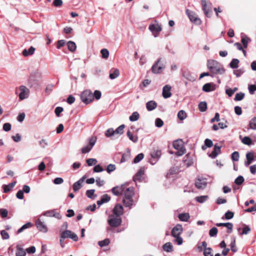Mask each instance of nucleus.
<instances>
[{"label": "nucleus", "instance_id": "obj_46", "mask_svg": "<svg viewBox=\"0 0 256 256\" xmlns=\"http://www.w3.org/2000/svg\"><path fill=\"white\" fill-rule=\"evenodd\" d=\"M244 96V94L243 92H239L236 94L234 100L236 101H240L242 100Z\"/></svg>", "mask_w": 256, "mask_h": 256}, {"label": "nucleus", "instance_id": "obj_15", "mask_svg": "<svg viewBox=\"0 0 256 256\" xmlns=\"http://www.w3.org/2000/svg\"><path fill=\"white\" fill-rule=\"evenodd\" d=\"M202 7V10L204 14L208 18H210L212 15V11L210 8L207 6L206 2V0H200Z\"/></svg>", "mask_w": 256, "mask_h": 256}, {"label": "nucleus", "instance_id": "obj_40", "mask_svg": "<svg viewBox=\"0 0 256 256\" xmlns=\"http://www.w3.org/2000/svg\"><path fill=\"white\" fill-rule=\"evenodd\" d=\"M242 142L245 144L250 146L251 144H253L252 142V140L248 136H244L242 140Z\"/></svg>", "mask_w": 256, "mask_h": 256}, {"label": "nucleus", "instance_id": "obj_4", "mask_svg": "<svg viewBox=\"0 0 256 256\" xmlns=\"http://www.w3.org/2000/svg\"><path fill=\"white\" fill-rule=\"evenodd\" d=\"M80 98L84 103L88 104L94 100L93 94L90 90H86L82 92Z\"/></svg>", "mask_w": 256, "mask_h": 256}, {"label": "nucleus", "instance_id": "obj_1", "mask_svg": "<svg viewBox=\"0 0 256 256\" xmlns=\"http://www.w3.org/2000/svg\"><path fill=\"white\" fill-rule=\"evenodd\" d=\"M112 192L116 196H124L122 200L124 205L129 209H130L136 202L137 200L133 198L134 194V188L128 186L126 184L113 188L112 189Z\"/></svg>", "mask_w": 256, "mask_h": 256}, {"label": "nucleus", "instance_id": "obj_32", "mask_svg": "<svg viewBox=\"0 0 256 256\" xmlns=\"http://www.w3.org/2000/svg\"><path fill=\"white\" fill-rule=\"evenodd\" d=\"M67 46L68 50L72 52L75 51L76 48V44L72 41L68 42L67 43Z\"/></svg>", "mask_w": 256, "mask_h": 256}, {"label": "nucleus", "instance_id": "obj_23", "mask_svg": "<svg viewBox=\"0 0 256 256\" xmlns=\"http://www.w3.org/2000/svg\"><path fill=\"white\" fill-rule=\"evenodd\" d=\"M157 106L156 102L154 100H150L146 103V108L148 111L154 110Z\"/></svg>", "mask_w": 256, "mask_h": 256}, {"label": "nucleus", "instance_id": "obj_16", "mask_svg": "<svg viewBox=\"0 0 256 256\" xmlns=\"http://www.w3.org/2000/svg\"><path fill=\"white\" fill-rule=\"evenodd\" d=\"M44 215L46 216H53L58 219H60L62 216L59 212H56V210H52L45 212Z\"/></svg>", "mask_w": 256, "mask_h": 256}, {"label": "nucleus", "instance_id": "obj_49", "mask_svg": "<svg viewBox=\"0 0 256 256\" xmlns=\"http://www.w3.org/2000/svg\"><path fill=\"white\" fill-rule=\"evenodd\" d=\"M230 249L232 251L235 252L237 251V248L236 246V240L234 238L232 240L230 244Z\"/></svg>", "mask_w": 256, "mask_h": 256}, {"label": "nucleus", "instance_id": "obj_5", "mask_svg": "<svg viewBox=\"0 0 256 256\" xmlns=\"http://www.w3.org/2000/svg\"><path fill=\"white\" fill-rule=\"evenodd\" d=\"M20 91L18 94V98L20 100H23L28 98L30 94V90L24 86H20L18 88L16 89V94H18V92Z\"/></svg>", "mask_w": 256, "mask_h": 256}, {"label": "nucleus", "instance_id": "obj_14", "mask_svg": "<svg viewBox=\"0 0 256 256\" xmlns=\"http://www.w3.org/2000/svg\"><path fill=\"white\" fill-rule=\"evenodd\" d=\"M172 86L170 85H166L162 88V96L164 98H168L172 96L171 93Z\"/></svg>", "mask_w": 256, "mask_h": 256}, {"label": "nucleus", "instance_id": "obj_13", "mask_svg": "<svg viewBox=\"0 0 256 256\" xmlns=\"http://www.w3.org/2000/svg\"><path fill=\"white\" fill-rule=\"evenodd\" d=\"M160 58H158L157 62L152 66V70L154 74L160 73L164 68V66H163V64L158 66V64L160 62Z\"/></svg>", "mask_w": 256, "mask_h": 256}, {"label": "nucleus", "instance_id": "obj_7", "mask_svg": "<svg viewBox=\"0 0 256 256\" xmlns=\"http://www.w3.org/2000/svg\"><path fill=\"white\" fill-rule=\"evenodd\" d=\"M186 15L188 16L190 20L193 23L196 24L200 25L202 23V21L200 19L198 18V16L196 14L195 12L192 11H191L189 10H186Z\"/></svg>", "mask_w": 256, "mask_h": 256}, {"label": "nucleus", "instance_id": "obj_9", "mask_svg": "<svg viewBox=\"0 0 256 256\" xmlns=\"http://www.w3.org/2000/svg\"><path fill=\"white\" fill-rule=\"evenodd\" d=\"M161 154L160 150H153L150 153L151 158L150 160V162L152 165L154 164L160 159Z\"/></svg>", "mask_w": 256, "mask_h": 256}, {"label": "nucleus", "instance_id": "obj_50", "mask_svg": "<svg viewBox=\"0 0 256 256\" xmlns=\"http://www.w3.org/2000/svg\"><path fill=\"white\" fill-rule=\"evenodd\" d=\"M86 163L88 166H92L97 163V160L93 158H88L86 160Z\"/></svg>", "mask_w": 256, "mask_h": 256}, {"label": "nucleus", "instance_id": "obj_48", "mask_svg": "<svg viewBox=\"0 0 256 256\" xmlns=\"http://www.w3.org/2000/svg\"><path fill=\"white\" fill-rule=\"evenodd\" d=\"M110 242L109 239L106 238L103 240L99 241L98 244L100 247H103L108 246L110 244Z\"/></svg>", "mask_w": 256, "mask_h": 256}, {"label": "nucleus", "instance_id": "obj_34", "mask_svg": "<svg viewBox=\"0 0 256 256\" xmlns=\"http://www.w3.org/2000/svg\"><path fill=\"white\" fill-rule=\"evenodd\" d=\"M32 226V224L31 222H28L26 223V224H24V225H23L20 228H19L17 231V233L20 234L22 232L23 230H26V228H30Z\"/></svg>", "mask_w": 256, "mask_h": 256}, {"label": "nucleus", "instance_id": "obj_3", "mask_svg": "<svg viewBox=\"0 0 256 256\" xmlns=\"http://www.w3.org/2000/svg\"><path fill=\"white\" fill-rule=\"evenodd\" d=\"M173 147L177 150L176 154L178 156H182L186 152V148L184 146V142L182 140H176L173 142Z\"/></svg>", "mask_w": 256, "mask_h": 256}, {"label": "nucleus", "instance_id": "obj_36", "mask_svg": "<svg viewBox=\"0 0 256 256\" xmlns=\"http://www.w3.org/2000/svg\"><path fill=\"white\" fill-rule=\"evenodd\" d=\"M140 117L138 113L136 112H134L130 116L129 120L131 122H134L137 120Z\"/></svg>", "mask_w": 256, "mask_h": 256}, {"label": "nucleus", "instance_id": "obj_28", "mask_svg": "<svg viewBox=\"0 0 256 256\" xmlns=\"http://www.w3.org/2000/svg\"><path fill=\"white\" fill-rule=\"evenodd\" d=\"M241 42L244 48H246L248 46V44L250 42V39L246 36H242Z\"/></svg>", "mask_w": 256, "mask_h": 256}, {"label": "nucleus", "instance_id": "obj_38", "mask_svg": "<svg viewBox=\"0 0 256 256\" xmlns=\"http://www.w3.org/2000/svg\"><path fill=\"white\" fill-rule=\"evenodd\" d=\"M250 128L254 130H256V117L253 118L249 122Z\"/></svg>", "mask_w": 256, "mask_h": 256}, {"label": "nucleus", "instance_id": "obj_26", "mask_svg": "<svg viewBox=\"0 0 256 256\" xmlns=\"http://www.w3.org/2000/svg\"><path fill=\"white\" fill-rule=\"evenodd\" d=\"M16 182V181L13 182L8 184L6 185H4L3 186V189H4V192L5 193H7L9 192L12 188L15 186Z\"/></svg>", "mask_w": 256, "mask_h": 256}, {"label": "nucleus", "instance_id": "obj_24", "mask_svg": "<svg viewBox=\"0 0 256 256\" xmlns=\"http://www.w3.org/2000/svg\"><path fill=\"white\" fill-rule=\"evenodd\" d=\"M148 28L152 32H160L162 30L160 25L158 24H151L149 26Z\"/></svg>", "mask_w": 256, "mask_h": 256}, {"label": "nucleus", "instance_id": "obj_55", "mask_svg": "<svg viewBox=\"0 0 256 256\" xmlns=\"http://www.w3.org/2000/svg\"><path fill=\"white\" fill-rule=\"evenodd\" d=\"M114 134H115L114 130L112 128H108L106 131L105 135L106 137H110V136H114Z\"/></svg>", "mask_w": 256, "mask_h": 256}, {"label": "nucleus", "instance_id": "obj_35", "mask_svg": "<svg viewBox=\"0 0 256 256\" xmlns=\"http://www.w3.org/2000/svg\"><path fill=\"white\" fill-rule=\"evenodd\" d=\"M199 110L202 112H205L207 109V104L206 102H201L198 104Z\"/></svg>", "mask_w": 256, "mask_h": 256}, {"label": "nucleus", "instance_id": "obj_56", "mask_svg": "<svg viewBox=\"0 0 256 256\" xmlns=\"http://www.w3.org/2000/svg\"><path fill=\"white\" fill-rule=\"evenodd\" d=\"M95 192V190L94 189L88 190L86 191V196L90 198H94L93 196Z\"/></svg>", "mask_w": 256, "mask_h": 256}, {"label": "nucleus", "instance_id": "obj_25", "mask_svg": "<svg viewBox=\"0 0 256 256\" xmlns=\"http://www.w3.org/2000/svg\"><path fill=\"white\" fill-rule=\"evenodd\" d=\"M120 75V71L118 69H112L110 70L109 78L111 80H114L118 77Z\"/></svg>", "mask_w": 256, "mask_h": 256}, {"label": "nucleus", "instance_id": "obj_45", "mask_svg": "<svg viewBox=\"0 0 256 256\" xmlns=\"http://www.w3.org/2000/svg\"><path fill=\"white\" fill-rule=\"evenodd\" d=\"M218 230L216 228L213 227L209 232V235L210 237H214L217 235Z\"/></svg>", "mask_w": 256, "mask_h": 256}, {"label": "nucleus", "instance_id": "obj_11", "mask_svg": "<svg viewBox=\"0 0 256 256\" xmlns=\"http://www.w3.org/2000/svg\"><path fill=\"white\" fill-rule=\"evenodd\" d=\"M207 184V180L202 177L198 178L195 182V186L198 189L204 188Z\"/></svg>", "mask_w": 256, "mask_h": 256}, {"label": "nucleus", "instance_id": "obj_42", "mask_svg": "<svg viewBox=\"0 0 256 256\" xmlns=\"http://www.w3.org/2000/svg\"><path fill=\"white\" fill-rule=\"evenodd\" d=\"M178 117L180 120H184L186 117V112L183 110H180L178 112Z\"/></svg>", "mask_w": 256, "mask_h": 256}, {"label": "nucleus", "instance_id": "obj_63", "mask_svg": "<svg viewBox=\"0 0 256 256\" xmlns=\"http://www.w3.org/2000/svg\"><path fill=\"white\" fill-rule=\"evenodd\" d=\"M0 214L2 218H6L8 216V212L5 208H0Z\"/></svg>", "mask_w": 256, "mask_h": 256}, {"label": "nucleus", "instance_id": "obj_12", "mask_svg": "<svg viewBox=\"0 0 256 256\" xmlns=\"http://www.w3.org/2000/svg\"><path fill=\"white\" fill-rule=\"evenodd\" d=\"M183 228L181 224H178L172 230L171 234L173 237L180 236L182 232Z\"/></svg>", "mask_w": 256, "mask_h": 256}, {"label": "nucleus", "instance_id": "obj_29", "mask_svg": "<svg viewBox=\"0 0 256 256\" xmlns=\"http://www.w3.org/2000/svg\"><path fill=\"white\" fill-rule=\"evenodd\" d=\"M144 174V169L143 168H140L134 176V180H140Z\"/></svg>", "mask_w": 256, "mask_h": 256}, {"label": "nucleus", "instance_id": "obj_59", "mask_svg": "<svg viewBox=\"0 0 256 256\" xmlns=\"http://www.w3.org/2000/svg\"><path fill=\"white\" fill-rule=\"evenodd\" d=\"M155 124L156 127L161 128L164 124V122L160 118H157L155 120Z\"/></svg>", "mask_w": 256, "mask_h": 256}, {"label": "nucleus", "instance_id": "obj_61", "mask_svg": "<svg viewBox=\"0 0 256 256\" xmlns=\"http://www.w3.org/2000/svg\"><path fill=\"white\" fill-rule=\"evenodd\" d=\"M110 200V196L107 194H104L100 200L103 202L104 203L108 202Z\"/></svg>", "mask_w": 256, "mask_h": 256}, {"label": "nucleus", "instance_id": "obj_6", "mask_svg": "<svg viewBox=\"0 0 256 256\" xmlns=\"http://www.w3.org/2000/svg\"><path fill=\"white\" fill-rule=\"evenodd\" d=\"M108 222L111 227L116 228L120 225L122 219L119 216L112 214L109 216Z\"/></svg>", "mask_w": 256, "mask_h": 256}, {"label": "nucleus", "instance_id": "obj_33", "mask_svg": "<svg viewBox=\"0 0 256 256\" xmlns=\"http://www.w3.org/2000/svg\"><path fill=\"white\" fill-rule=\"evenodd\" d=\"M173 246L172 244L170 242L166 243L163 246V249L164 251L166 252H171L172 251Z\"/></svg>", "mask_w": 256, "mask_h": 256}, {"label": "nucleus", "instance_id": "obj_54", "mask_svg": "<svg viewBox=\"0 0 256 256\" xmlns=\"http://www.w3.org/2000/svg\"><path fill=\"white\" fill-rule=\"evenodd\" d=\"M231 157L233 161H238L240 157L239 153L238 152H234L232 153Z\"/></svg>", "mask_w": 256, "mask_h": 256}, {"label": "nucleus", "instance_id": "obj_21", "mask_svg": "<svg viewBox=\"0 0 256 256\" xmlns=\"http://www.w3.org/2000/svg\"><path fill=\"white\" fill-rule=\"evenodd\" d=\"M215 90V85L212 83H206L202 86V90L206 92H210Z\"/></svg>", "mask_w": 256, "mask_h": 256}, {"label": "nucleus", "instance_id": "obj_60", "mask_svg": "<svg viewBox=\"0 0 256 256\" xmlns=\"http://www.w3.org/2000/svg\"><path fill=\"white\" fill-rule=\"evenodd\" d=\"M94 98H95L96 100H98L102 96V93L100 90H96L93 94Z\"/></svg>", "mask_w": 256, "mask_h": 256}, {"label": "nucleus", "instance_id": "obj_27", "mask_svg": "<svg viewBox=\"0 0 256 256\" xmlns=\"http://www.w3.org/2000/svg\"><path fill=\"white\" fill-rule=\"evenodd\" d=\"M35 51V48L33 46H30L28 50H27L26 49H24L22 51V55L24 56H31L33 54Z\"/></svg>", "mask_w": 256, "mask_h": 256}, {"label": "nucleus", "instance_id": "obj_2", "mask_svg": "<svg viewBox=\"0 0 256 256\" xmlns=\"http://www.w3.org/2000/svg\"><path fill=\"white\" fill-rule=\"evenodd\" d=\"M208 70L214 74H223L225 70L222 65L214 60H208L207 63Z\"/></svg>", "mask_w": 256, "mask_h": 256}, {"label": "nucleus", "instance_id": "obj_58", "mask_svg": "<svg viewBox=\"0 0 256 256\" xmlns=\"http://www.w3.org/2000/svg\"><path fill=\"white\" fill-rule=\"evenodd\" d=\"M244 72V70L243 68H240L234 71V74L236 76V77H240Z\"/></svg>", "mask_w": 256, "mask_h": 256}, {"label": "nucleus", "instance_id": "obj_57", "mask_svg": "<svg viewBox=\"0 0 256 256\" xmlns=\"http://www.w3.org/2000/svg\"><path fill=\"white\" fill-rule=\"evenodd\" d=\"M26 253L24 250L22 248H18L16 252V256H26Z\"/></svg>", "mask_w": 256, "mask_h": 256}, {"label": "nucleus", "instance_id": "obj_37", "mask_svg": "<svg viewBox=\"0 0 256 256\" xmlns=\"http://www.w3.org/2000/svg\"><path fill=\"white\" fill-rule=\"evenodd\" d=\"M126 134H127V136H128V138H129V139L130 140H132V142H134L136 143L138 142V137L136 136H133L130 130H128Z\"/></svg>", "mask_w": 256, "mask_h": 256}, {"label": "nucleus", "instance_id": "obj_20", "mask_svg": "<svg viewBox=\"0 0 256 256\" xmlns=\"http://www.w3.org/2000/svg\"><path fill=\"white\" fill-rule=\"evenodd\" d=\"M84 177L80 178L78 181L74 182L72 186V189L74 192L78 191L82 186V184L84 182Z\"/></svg>", "mask_w": 256, "mask_h": 256}, {"label": "nucleus", "instance_id": "obj_64", "mask_svg": "<svg viewBox=\"0 0 256 256\" xmlns=\"http://www.w3.org/2000/svg\"><path fill=\"white\" fill-rule=\"evenodd\" d=\"M249 92L251 94H253L255 91H256V86L255 84H251L248 86Z\"/></svg>", "mask_w": 256, "mask_h": 256}, {"label": "nucleus", "instance_id": "obj_51", "mask_svg": "<svg viewBox=\"0 0 256 256\" xmlns=\"http://www.w3.org/2000/svg\"><path fill=\"white\" fill-rule=\"evenodd\" d=\"M234 216V214L233 212L228 210L224 214V218L226 220H230L232 219Z\"/></svg>", "mask_w": 256, "mask_h": 256}, {"label": "nucleus", "instance_id": "obj_19", "mask_svg": "<svg viewBox=\"0 0 256 256\" xmlns=\"http://www.w3.org/2000/svg\"><path fill=\"white\" fill-rule=\"evenodd\" d=\"M123 207L121 204H116L113 210L114 215L120 216L122 214Z\"/></svg>", "mask_w": 256, "mask_h": 256}, {"label": "nucleus", "instance_id": "obj_18", "mask_svg": "<svg viewBox=\"0 0 256 256\" xmlns=\"http://www.w3.org/2000/svg\"><path fill=\"white\" fill-rule=\"evenodd\" d=\"M36 225L39 230L44 232H47V228L46 226L40 219H38L36 221Z\"/></svg>", "mask_w": 256, "mask_h": 256}, {"label": "nucleus", "instance_id": "obj_31", "mask_svg": "<svg viewBox=\"0 0 256 256\" xmlns=\"http://www.w3.org/2000/svg\"><path fill=\"white\" fill-rule=\"evenodd\" d=\"M239 62L240 61L238 59L233 58L230 63L229 65L232 68H236L238 67Z\"/></svg>", "mask_w": 256, "mask_h": 256}, {"label": "nucleus", "instance_id": "obj_52", "mask_svg": "<svg viewBox=\"0 0 256 256\" xmlns=\"http://www.w3.org/2000/svg\"><path fill=\"white\" fill-rule=\"evenodd\" d=\"M246 157L247 160L249 161L252 162L255 160L254 153L253 152H248L246 154Z\"/></svg>", "mask_w": 256, "mask_h": 256}, {"label": "nucleus", "instance_id": "obj_39", "mask_svg": "<svg viewBox=\"0 0 256 256\" xmlns=\"http://www.w3.org/2000/svg\"><path fill=\"white\" fill-rule=\"evenodd\" d=\"M125 128L124 124H122L114 130L115 134L121 135L124 133V129Z\"/></svg>", "mask_w": 256, "mask_h": 256}, {"label": "nucleus", "instance_id": "obj_47", "mask_svg": "<svg viewBox=\"0 0 256 256\" xmlns=\"http://www.w3.org/2000/svg\"><path fill=\"white\" fill-rule=\"evenodd\" d=\"M100 53L102 55V57L104 58H108L109 56V52L106 48H103L101 50Z\"/></svg>", "mask_w": 256, "mask_h": 256}, {"label": "nucleus", "instance_id": "obj_8", "mask_svg": "<svg viewBox=\"0 0 256 256\" xmlns=\"http://www.w3.org/2000/svg\"><path fill=\"white\" fill-rule=\"evenodd\" d=\"M96 141V137L92 136L88 139V144L82 148V154H86L88 152L95 144Z\"/></svg>", "mask_w": 256, "mask_h": 256}, {"label": "nucleus", "instance_id": "obj_62", "mask_svg": "<svg viewBox=\"0 0 256 256\" xmlns=\"http://www.w3.org/2000/svg\"><path fill=\"white\" fill-rule=\"evenodd\" d=\"M116 170V166L113 164H110L107 166L106 171L108 173H110L111 172L114 171Z\"/></svg>", "mask_w": 256, "mask_h": 256}, {"label": "nucleus", "instance_id": "obj_44", "mask_svg": "<svg viewBox=\"0 0 256 256\" xmlns=\"http://www.w3.org/2000/svg\"><path fill=\"white\" fill-rule=\"evenodd\" d=\"M144 158V154L142 153L138 154L134 158L133 162L134 163H138L142 160Z\"/></svg>", "mask_w": 256, "mask_h": 256}, {"label": "nucleus", "instance_id": "obj_10", "mask_svg": "<svg viewBox=\"0 0 256 256\" xmlns=\"http://www.w3.org/2000/svg\"><path fill=\"white\" fill-rule=\"evenodd\" d=\"M61 234L62 238H70L72 239L74 242H76L78 240V236L75 233L72 232L71 230H66L63 232Z\"/></svg>", "mask_w": 256, "mask_h": 256}, {"label": "nucleus", "instance_id": "obj_22", "mask_svg": "<svg viewBox=\"0 0 256 256\" xmlns=\"http://www.w3.org/2000/svg\"><path fill=\"white\" fill-rule=\"evenodd\" d=\"M202 246L204 248V256H213L212 254V250L211 248H206L207 243L204 241L202 242Z\"/></svg>", "mask_w": 256, "mask_h": 256}, {"label": "nucleus", "instance_id": "obj_43", "mask_svg": "<svg viewBox=\"0 0 256 256\" xmlns=\"http://www.w3.org/2000/svg\"><path fill=\"white\" fill-rule=\"evenodd\" d=\"M208 199V196H197L196 198V200L200 203H202L206 202Z\"/></svg>", "mask_w": 256, "mask_h": 256}, {"label": "nucleus", "instance_id": "obj_41", "mask_svg": "<svg viewBox=\"0 0 256 256\" xmlns=\"http://www.w3.org/2000/svg\"><path fill=\"white\" fill-rule=\"evenodd\" d=\"M183 161L188 166L191 165V164L192 163V159L190 158L189 154H187L184 156Z\"/></svg>", "mask_w": 256, "mask_h": 256}, {"label": "nucleus", "instance_id": "obj_53", "mask_svg": "<svg viewBox=\"0 0 256 256\" xmlns=\"http://www.w3.org/2000/svg\"><path fill=\"white\" fill-rule=\"evenodd\" d=\"M244 182V178L242 176H240L236 178L234 180V182L236 184L238 185H240Z\"/></svg>", "mask_w": 256, "mask_h": 256}, {"label": "nucleus", "instance_id": "obj_17", "mask_svg": "<svg viewBox=\"0 0 256 256\" xmlns=\"http://www.w3.org/2000/svg\"><path fill=\"white\" fill-rule=\"evenodd\" d=\"M220 146H218L217 144H216L214 146V148L212 152L209 154V156L212 158H216L217 156L220 152Z\"/></svg>", "mask_w": 256, "mask_h": 256}, {"label": "nucleus", "instance_id": "obj_30", "mask_svg": "<svg viewBox=\"0 0 256 256\" xmlns=\"http://www.w3.org/2000/svg\"><path fill=\"white\" fill-rule=\"evenodd\" d=\"M178 218L182 222H187L190 218V215L188 213H182L178 214Z\"/></svg>", "mask_w": 256, "mask_h": 256}]
</instances>
